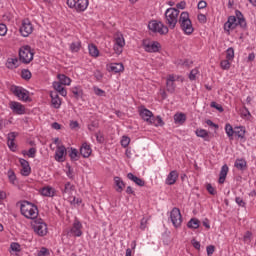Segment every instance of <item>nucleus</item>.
Masks as SVG:
<instances>
[{
    "instance_id": "obj_1",
    "label": "nucleus",
    "mask_w": 256,
    "mask_h": 256,
    "mask_svg": "<svg viewBox=\"0 0 256 256\" xmlns=\"http://www.w3.org/2000/svg\"><path fill=\"white\" fill-rule=\"evenodd\" d=\"M235 16H229L228 20L224 23V31L226 33H231L234 29H237V26L239 25L242 27V29H245L247 27V22L245 21V17H243V13L241 11L236 10Z\"/></svg>"
},
{
    "instance_id": "obj_2",
    "label": "nucleus",
    "mask_w": 256,
    "mask_h": 256,
    "mask_svg": "<svg viewBox=\"0 0 256 256\" xmlns=\"http://www.w3.org/2000/svg\"><path fill=\"white\" fill-rule=\"evenodd\" d=\"M20 211L26 219L36 220L39 217V208L29 201H24L21 203Z\"/></svg>"
},
{
    "instance_id": "obj_3",
    "label": "nucleus",
    "mask_w": 256,
    "mask_h": 256,
    "mask_svg": "<svg viewBox=\"0 0 256 256\" xmlns=\"http://www.w3.org/2000/svg\"><path fill=\"white\" fill-rule=\"evenodd\" d=\"M225 133L230 140H233V137L238 139H245V127L244 126H233L229 123L225 125Z\"/></svg>"
},
{
    "instance_id": "obj_4",
    "label": "nucleus",
    "mask_w": 256,
    "mask_h": 256,
    "mask_svg": "<svg viewBox=\"0 0 256 256\" xmlns=\"http://www.w3.org/2000/svg\"><path fill=\"white\" fill-rule=\"evenodd\" d=\"M180 11L177 8H168L165 11V23L168 25L169 29H174L177 27L179 22Z\"/></svg>"
},
{
    "instance_id": "obj_5",
    "label": "nucleus",
    "mask_w": 256,
    "mask_h": 256,
    "mask_svg": "<svg viewBox=\"0 0 256 256\" xmlns=\"http://www.w3.org/2000/svg\"><path fill=\"white\" fill-rule=\"evenodd\" d=\"M179 23L185 35H193V31H195V28H193V23L189 18V12H182L180 14Z\"/></svg>"
},
{
    "instance_id": "obj_6",
    "label": "nucleus",
    "mask_w": 256,
    "mask_h": 256,
    "mask_svg": "<svg viewBox=\"0 0 256 256\" xmlns=\"http://www.w3.org/2000/svg\"><path fill=\"white\" fill-rule=\"evenodd\" d=\"M32 229L38 237H45L48 233L47 223L43 219L39 218L31 223Z\"/></svg>"
},
{
    "instance_id": "obj_7",
    "label": "nucleus",
    "mask_w": 256,
    "mask_h": 256,
    "mask_svg": "<svg viewBox=\"0 0 256 256\" xmlns=\"http://www.w3.org/2000/svg\"><path fill=\"white\" fill-rule=\"evenodd\" d=\"M148 29L152 33H158L159 35H167L169 33V27L157 20H151L148 23Z\"/></svg>"
},
{
    "instance_id": "obj_8",
    "label": "nucleus",
    "mask_w": 256,
    "mask_h": 256,
    "mask_svg": "<svg viewBox=\"0 0 256 256\" xmlns=\"http://www.w3.org/2000/svg\"><path fill=\"white\" fill-rule=\"evenodd\" d=\"M124 47H125V37L120 32H117L114 35V45H113V50L116 53V55H121V53H123Z\"/></svg>"
},
{
    "instance_id": "obj_9",
    "label": "nucleus",
    "mask_w": 256,
    "mask_h": 256,
    "mask_svg": "<svg viewBox=\"0 0 256 256\" xmlns=\"http://www.w3.org/2000/svg\"><path fill=\"white\" fill-rule=\"evenodd\" d=\"M170 221L175 227V229H179L183 223V216L181 215V210L179 208L175 207L170 212Z\"/></svg>"
},
{
    "instance_id": "obj_10",
    "label": "nucleus",
    "mask_w": 256,
    "mask_h": 256,
    "mask_svg": "<svg viewBox=\"0 0 256 256\" xmlns=\"http://www.w3.org/2000/svg\"><path fill=\"white\" fill-rule=\"evenodd\" d=\"M33 51L31 50V46H22L19 50V57L22 63L26 65L33 59Z\"/></svg>"
},
{
    "instance_id": "obj_11",
    "label": "nucleus",
    "mask_w": 256,
    "mask_h": 256,
    "mask_svg": "<svg viewBox=\"0 0 256 256\" xmlns=\"http://www.w3.org/2000/svg\"><path fill=\"white\" fill-rule=\"evenodd\" d=\"M35 27L33 26V23L29 21V19L22 20L20 27H19V33L21 37H29L31 33H33Z\"/></svg>"
},
{
    "instance_id": "obj_12",
    "label": "nucleus",
    "mask_w": 256,
    "mask_h": 256,
    "mask_svg": "<svg viewBox=\"0 0 256 256\" xmlns=\"http://www.w3.org/2000/svg\"><path fill=\"white\" fill-rule=\"evenodd\" d=\"M11 92L17 97L20 101H29V91L21 86H11Z\"/></svg>"
},
{
    "instance_id": "obj_13",
    "label": "nucleus",
    "mask_w": 256,
    "mask_h": 256,
    "mask_svg": "<svg viewBox=\"0 0 256 256\" xmlns=\"http://www.w3.org/2000/svg\"><path fill=\"white\" fill-rule=\"evenodd\" d=\"M142 45L147 53H159L161 49V44L157 41L143 40Z\"/></svg>"
},
{
    "instance_id": "obj_14",
    "label": "nucleus",
    "mask_w": 256,
    "mask_h": 256,
    "mask_svg": "<svg viewBox=\"0 0 256 256\" xmlns=\"http://www.w3.org/2000/svg\"><path fill=\"white\" fill-rule=\"evenodd\" d=\"M8 105L9 109H11L15 115H25L27 113V108H25V105L20 102L10 101Z\"/></svg>"
},
{
    "instance_id": "obj_15",
    "label": "nucleus",
    "mask_w": 256,
    "mask_h": 256,
    "mask_svg": "<svg viewBox=\"0 0 256 256\" xmlns=\"http://www.w3.org/2000/svg\"><path fill=\"white\" fill-rule=\"evenodd\" d=\"M139 115L141 119H143L148 125H151V123H153V118L155 117V115H153V112L151 110L145 108L144 106H141L139 108Z\"/></svg>"
},
{
    "instance_id": "obj_16",
    "label": "nucleus",
    "mask_w": 256,
    "mask_h": 256,
    "mask_svg": "<svg viewBox=\"0 0 256 256\" xmlns=\"http://www.w3.org/2000/svg\"><path fill=\"white\" fill-rule=\"evenodd\" d=\"M66 156L67 148H65V146L63 145L57 146L54 154L55 161H57L58 163H63L65 161Z\"/></svg>"
},
{
    "instance_id": "obj_17",
    "label": "nucleus",
    "mask_w": 256,
    "mask_h": 256,
    "mask_svg": "<svg viewBox=\"0 0 256 256\" xmlns=\"http://www.w3.org/2000/svg\"><path fill=\"white\" fill-rule=\"evenodd\" d=\"M83 224L79 220H76L73 223L72 228L70 229L69 233L70 235H73V237H81L83 235Z\"/></svg>"
},
{
    "instance_id": "obj_18",
    "label": "nucleus",
    "mask_w": 256,
    "mask_h": 256,
    "mask_svg": "<svg viewBox=\"0 0 256 256\" xmlns=\"http://www.w3.org/2000/svg\"><path fill=\"white\" fill-rule=\"evenodd\" d=\"M19 163L21 165L20 173L23 177H29L31 175V165H29V161L20 158Z\"/></svg>"
},
{
    "instance_id": "obj_19",
    "label": "nucleus",
    "mask_w": 256,
    "mask_h": 256,
    "mask_svg": "<svg viewBox=\"0 0 256 256\" xmlns=\"http://www.w3.org/2000/svg\"><path fill=\"white\" fill-rule=\"evenodd\" d=\"M175 81H177L175 75H168L166 79V90L168 91V93H175V89L177 88V86L175 85Z\"/></svg>"
},
{
    "instance_id": "obj_20",
    "label": "nucleus",
    "mask_w": 256,
    "mask_h": 256,
    "mask_svg": "<svg viewBox=\"0 0 256 256\" xmlns=\"http://www.w3.org/2000/svg\"><path fill=\"white\" fill-rule=\"evenodd\" d=\"M50 97L52 107L54 109H61L63 100L61 99V97H59V94H57V92H50Z\"/></svg>"
},
{
    "instance_id": "obj_21",
    "label": "nucleus",
    "mask_w": 256,
    "mask_h": 256,
    "mask_svg": "<svg viewBox=\"0 0 256 256\" xmlns=\"http://www.w3.org/2000/svg\"><path fill=\"white\" fill-rule=\"evenodd\" d=\"M177 179H179V173L176 170H172L167 175L165 183L166 185H175V183H177Z\"/></svg>"
},
{
    "instance_id": "obj_22",
    "label": "nucleus",
    "mask_w": 256,
    "mask_h": 256,
    "mask_svg": "<svg viewBox=\"0 0 256 256\" xmlns=\"http://www.w3.org/2000/svg\"><path fill=\"white\" fill-rule=\"evenodd\" d=\"M15 137H17V133L11 132L8 134L7 145L10 151H17V144H15Z\"/></svg>"
},
{
    "instance_id": "obj_23",
    "label": "nucleus",
    "mask_w": 256,
    "mask_h": 256,
    "mask_svg": "<svg viewBox=\"0 0 256 256\" xmlns=\"http://www.w3.org/2000/svg\"><path fill=\"white\" fill-rule=\"evenodd\" d=\"M91 153H93V150H91V146L87 143H83L80 148V155H82L84 159H87L91 157Z\"/></svg>"
},
{
    "instance_id": "obj_24",
    "label": "nucleus",
    "mask_w": 256,
    "mask_h": 256,
    "mask_svg": "<svg viewBox=\"0 0 256 256\" xmlns=\"http://www.w3.org/2000/svg\"><path fill=\"white\" fill-rule=\"evenodd\" d=\"M87 7H89V0H77L76 1L77 13H83V11H87Z\"/></svg>"
},
{
    "instance_id": "obj_25",
    "label": "nucleus",
    "mask_w": 256,
    "mask_h": 256,
    "mask_svg": "<svg viewBox=\"0 0 256 256\" xmlns=\"http://www.w3.org/2000/svg\"><path fill=\"white\" fill-rule=\"evenodd\" d=\"M227 173H229V166L225 164L221 167L219 174L218 183H220V185H223V183H225V179H227Z\"/></svg>"
},
{
    "instance_id": "obj_26",
    "label": "nucleus",
    "mask_w": 256,
    "mask_h": 256,
    "mask_svg": "<svg viewBox=\"0 0 256 256\" xmlns=\"http://www.w3.org/2000/svg\"><path fill=\"white\" fill-rule=\"evenodd\" d=\"M52 86L55 91H57V93H59L62 97H67V90L65 89V87H63V84L61 82L55 81L53 82Z\"/></svg>"
},
{
    "instance_id": "obj_27",
    "label": "nucleus",
    "mask_w": 256,
    "mask_h": 256,
    "mask_svg": "<svg viewBox=\"0 0 256 256\" xmlns=\"http://www.w3.org/2000/svg\"><path fill=\"white\" fill-rule=\"evenodd\" d=\"M114 185L116 187L117 193H123V189H125V182L123 181V179H121V177H114Z\"/></svg>"
},
{
    "instance_id": "obj_28",
    "label": "nucleus",
    "mask_w": 256,
    "mask_h": 256,
    "mask_svg": "<svg viewBox=\"0 0 256 256\" xmlns=\"http://www.w3.org/2000/svg\"><path fill=\"white\" fill-rule=\"evenodd\" d=\"M43 197H55V188L51 186H45L40 191Z\"/></svg>"
},
{
    "instance_id": "obj_29",
    "label": "nucleus",
    "mask_w": 256,
    "mask_h": 256,
    "mask_svg": "<svg viewBox=\"0 0 256 256\" xmlns=\"http://www.w3.org/2000/svg\"><path fill=\"white\" fill-rule=\"evenodd\" d=\"M73 191H75V185L71 184V182H66L64 184V189H62V194L71 197Z\"/></svg>"
},
{
    "instance_id": "obj_30",
    "label": "nucleus",
    "mask_w": 256,
    "mask_h": 256,
    "mask_svg": "<svg viewBox=\"0 0 256 256\" xmlns=\"http://www.w3.org/2000/svg\"><path fill=\"white\" fill-rule=\"evenodd\" d=\"M127 177L130 181H133V183H135L136 185H138V187H145V181H143V179L137 177V176H134L133 173H128L127 174Z\"/></svg>"
},
{
    "instance_id": "obj_31",
    "label": "nucleus",
    "mask_w": 256,
    "mask_h": 256,
    "mask_svg": "<svg viewBox=\"0 0 256 256\" xmlns=\"http://www.w3.org/2000/svg\"><path fill=\"white\" fill-rule=\"evenodd\" d=\"M186 121L187 115H185V113L180 112L174 115V122L176 123V125H183V123H185Z\"/></svg>"
},
{
    "instance_id": "obj_32",
    "label": "nucleus",
    "mask_w": 256,
    "mask_h": 256,
    "mask_svg": "<svg viewBox=\"0 0 256 256\" xmlns=\"http://www.w3.org/2000/svg\"><path fill=\"white\" fill-rule=\"evenodd\" d=\"M109 69L112 73H123V71H125V66H123L122 63H112L110 64Z\"/></svg>"
},
{
    "instance_id": "obj_33",
    "label": "nucleus",
    "mask_w": 256,
    "mask_h": 256,
    "mask_svg": "<svg viewBox=\"0 0 256 256\" xmlns=\"http://www.w3.org/2000/svg\"><path fill=\"white\" fill-rule=\"evenodd\" d=\"M6 67L8 69H17L19 67V59L17 58H8L6 62Z\"/></svg>"
},
{
    "instance_id": "obj_34",
    "label": "nucleus",
    "mask_w": 256,
    "mask_h": 256,
    "mask_svg": "<svg viewBox=\"0 0 256 256\" xmlns=\"http://www.w3.org/2000/svg\"><path fill=\"white\" fill-rule=\"evenodd\" d=\"M234 167L240 171H245V169H247V161H245V159H236Z\"/></svg>"
},
{
    "instance_id": "obj_35",
    "label": "nucleus",
    "mask_w": 256,
    "mask_h": 256,
    "mask_svg": "<svg viewBox=\"0 0 256 256\" xmlns=\"http://www.w3.org/2000/svg\"><path fill=\"white\" fill-rule=\"evenodd\" d=\"M70 51L71 53H79L81 51V40L70 43Z\"/></svg>"
},
{
    "instance_id": "obj_36",
    "label": "nucleus",
    "mask_w": 256,
    "mask_h": 256,
    "mask_svg": "<svg viewBox=\"0 0 256 256\" xmlns=\"http://www.w3.org/2000/svg\"><path fill=\"white\" fill-rule=\"evenodd\" d=\"M57 78L59 80V83H61L62 85H71V78H69L65 74H58Z\"/></svg>"
},
{
    "instance_id": "obj_37",
    "label": "nucleus",
    "mask_w": 256,
    "mask_h": 256,
    "mask_svg": "<svg viewBox=\"0 0 256 256\" xmlns=\"http://www.w3.org/2000/svg\"><path fill=\"white\" fill-rule=\"evenodd\" d=\"M8 179H9V182L15 187L19 185V181L17 180V176L15 175V172L13 170L8 171Z\"/></svg>"
},
{
    "instance_id": "obj_38",
    "label": "nucleus",
    "mask_w": 256,
    "mask_h": 256,
    "mask_svg": "<svg viewBox=\"0 0 256 256\" xmlns=\"http://www.w3.org/2000/svg\"><path fill=\"white\" fill-rule=\"evenodd\" d=\"M68 155L71 159V161H79V150L75 148H71L68 151Z\"/></svg>"
},
{
    "instance_id": "obj_39",
    "label": "nucleus",
    "mask_w": 256,
    "mask_h": 256,
    "mask_svg": "<svg viewBox=\"0 0 256 256\" xmlns=\"http://www.w3.org/2000/svg\"><path fill=\"white\" fill-rule=\"evenodd\" d=\"M150 125H154V127H163V125H165V122L163 121V118H161V116H154Z\"/></svg>"
},
{
    "instance_id": "obj_40",
    "label": "nucleus",
    "mask_w": 256,
    "mask_h": 256,
    "mask_svg": "<svg viewBox=\"0 0 256 256\" xmlns=\"http://www.w3.org/2000/svg\"><path fill=\"white\" fill-rule=\"evenodd\" d=\"M88 50L91 57H99V49L97 48V46H95V44H89Z\"/></svg>"
},
{
    "instance_id": "obj_41",
    "label": "nucleus",
    "mask_w": 256,
    "mask_h": 256,
    "mask_svg": "<svg viewBox=\"0 0 256 256\" xmlns=\"http://www.w3.org/2000/svg\"><path fill=\"white\" fill-rule=\"evenodd\" d=\"M199 219L197 218H192L189 220L188 224H187V227L189 229H199Z\"/></svg>"
},
{
    "instance_id": "obj_42",
    "label": "nucleus",
    "mask_w": 256,
    "mask_h": 256,
    "mask_svg": "<svg viewBox=\"0 0 256 256\" xmlns=\"http://www.w3.org/2000/svg\"><path fill=\"white\" fill-rule=\"evenodd\" d=\"M195 135L201 137V139H206L207 137H209V132H207V130L205 129H196Z\"/></svg>"
},
{
    "instance_id": "obj_43",
    "label": "nucleus",
    "mask_w": 256,
    "mask_h": 256,
    "mask_svg": "<svg viewBox=\"0 0 256 256\" xmlns=\"http://www.w3.org/2000/svg\"><path fill=\"white\" fill-rule=\"evenodd\" d=\"M234 58H235V49H233V47H230L226 50V59L228 61H233Z\"/></svg>"
},
{
    "instance_id": "obj_44",
    "label": "nucleus",
    "mask_w": 256,
    "mask_h": 256,
    "mask_svg": "<svg viewBox=\"0 0 256 256\" xmlns=\"http://www.w3.org/2000/svg\"><path fill=\"white\" fill-rule=\"evenodd\" d=\"M10 249L11 251H13L14 253H21V244L17 243V242H12L10 244Z\"/></svg>"
},
{
    "instance_id": "obj_45",
    "label": "nucleus",
    "mask_w": 256,
    "mask_h": 256,
    "mask_svg": "<svg viewBox=\"0 0 256 256\" xmlns=\"http://www.w3.org/2000/svg\"><path fill=\"white\" fill-rule=\"evenodd\" d=\"M120 143L122 147L127 148L129 147V143H131V138L129 136H122Z\"/></svg>"
},
{
    "instance_id": "obj_46",
    "label": "nucleus",
    "mask_w": 256,
    "mask_h": 256,
    "mask_svg": "<svg viewBox=\"0 0 256 256\" xmlns=\"http://www.w3.org/2000/svg\"><path fill=\"white\" fill-rule=\"evenodd\" d=\"M229 61L230 60H228V59L222 60L220 62L221 69H223L224 71H228V69H231V63Z\"/></svg>"
},
{
    "instance_id": "obj_47",
    "label": "nucleus",
    "mask_w": 256,
    "mask_h": 256,
    "mask_svg": "<svg viewBox=\"0 0 256 256\" xmlns=\"http://www.w3.org/2000/svg\"><path fill=\"white\" fill-rule=\"evenodd\" d=\"M197 75H199V69L197 68L192 69L189 74L190 81H195L197 79Z\"/></svg>"
},
{
    "instance_id": "obj_48",
    "label": "nucleus",
    "mask_w": 256,
    "mask_h": 256,
    "mask_svg": "<svg viewBox=\"0 0 256 256\" xmlns=\"http://www.w3.org/2000/svg\"><path fill=\"white\" fill-rule=\"evenodd\" d=\"M93 91H94L95 95H97L98 97H105V90H103L97 86H94Z\"/></svg>"
},
{
    "instance_id": "obj_49",
    "label": "nucleus",
    "mask_w": 256,
    "mask_h": 256,
    "mask_svg": "<svg viewBox=\"0 0 256 256\" xmlns=\"http://www.w3.org/2000/svg\"><path fill=\"white\" fill-rule=\"evenodd\" d=\"M21 77H22V79L29 81V79H31V71H29L27 69L22 70Z\"/></svg>"
},
{
    "instance_id": "obj_50",
    "label": "nucleus",
    "mask_w": 256,
    "mask_h": 256,
    "mask_svg": "<svg viewBox=\"0 0 256 256\" xmlns=\"http://www.w3.org/2000/svg\"><path fill=\"white\" fill-rule=\"evenodd\" d=\"M50 252L49 249L42 247L36 254V256H49Z\"/></svg>"
},
{
    "instance_id": "obj_51",
    "label": "nucleus",
    "mask_w": 256,
    "mask_h": 256,
    "mask_svg": "<svg viewBox=\"0 0 256 256\" xmlns=\"http://www.w3.org/2000/svg\"><path fill=\"white\" fill-rule=\"evenodd\" d=\"M241 117H243V119H249V117H251V112H249V109L247 107H244L242 109Z\"/></svg>"
},
{
    "instance_id": "obj_52",
    "label": "nucleus",
    "mask_w": 256,
    "mask_h": 256,
    "mask_svg": "<svg viewBox=\"0 0 256 256\" xmlns=\"http://www.w3.org/2000/svg\"><path fill=\"white\" fill-rule=\"evenodd\" d=\"M235 203L237 204L238 207H246L247 203H245V200L241 197H236L235 198Z\"/></svg>"
},
{
    "instance_id": "obj_53",
    "label": "nucleus",
    "mask_w": 256,
    "mask_h": 256,
    "mask_svg": "<svg viewBox=\"0 0 256 256\" xmlns=\"http://www.w3.org/2000/svg\"><path fill=\"white\" fill-rule=\"evenodd\" d=\"M251 237H253V233H251V231H247L243 237L244 243H249L251 241Z\"/></svg>"
},
{
    "instance_id": "obj_54",
    "label": "nucleus",
    "mask_w": 256,
    "mask_h": 256,
    "mask_svg": "<svg viewBox=\"0 0 256 256\" xmlns=\"http://www.w3.org/2000/svg\"><path fill=\"white\" fill-rule=\"evenodd\" d=\"M7 35V25L0 24V37H5Z\"/></svg>"
},
{
    "instance_id": "obj_55",
    "label": "nucleus",
    "mask_w": 256,
    "mask_h": 256,
    "mask_svg": "<svg viewBox=\"0 0 256 256\" xmlns=\"http://www.w3.org/2000/svg\"><path fill=\"white\" fill-rule=\"evenodd\" d=\"M149 221L148 218H142L141 222H140V229L142 231H145V229H147V222Z\"/></svg>"
},
{
    "instance_id": "obj_56",
    "label": "nucleus",
    "mask_w": 256,
    "mask_h": 256,
    "mask_svg": "<svg viewBox=\"0 0 256 256\" xmlns=\"http://www.w3.org/2000/svg\"><path fill=\"white\" fill-rule=\"evenodd\" d=\"M35 155H37V149L36 148H30L28 150V157H30V159H35Z\"/></svg>"
},
{
    "instance_id": "obj_57",
    "label": "nucleus",
    "mask_w": 256,
    "mask_h": 256,
    "mask_svg": "<svg viewBox=\"0 0 256 256\" xmlns=\"http://www.w3.org/2000/svg\"><path fill=\"white\" fill-rule=\"evenodd\" d=\"M72 93L75 97H81L83 95V90L76 87L72 90Z\"/></svg>"
},
{
    "instance_id": "obj_58",
    "label": "nucleus",
    "mask_w": 256,
    "mask_h": 256,
    "mask_svg": "<svg viewBox=\"0 0 256 256\" xmlns=\"http://www.w3.org/2000/svg\"><path fill=\"white\" fill-rule=\"evenodd\" d=\"M206 189L210 195H217V191L211 184H207Z\"/></svg>"
},
{
    "instance_id": "obj_59",
    "label": "nucleus",
    "mask_w": 256,
    "mask_h": 256,
    "mask_svg": "<svg viewBox=\"0 0 256 256\" xmlns=\"http://www.w3.org/2000/svg\"><path fill=\"white\" fill-rule=\"evenodd\" d=\"M210 107L217 109L220 113H223V106L217 104L216 102H211Z\"/></svg>"
},
{
    "instance_id": "obj_60",
    "label": "nucleus",
    "mask_w": 256,
    "mask_h": 256,
    "mask_svg": "<svg viewBox=\"0 0 256 256\" xmlns=\"http://www.w3.org/2000/svg\"><path fill=\"white\" fill-rule=\"evenodd\" d=\"M67 5L70 9H76L77 8V1L75 0H67Z\"/></svg>"
},
{
    "instance_id": "obj_61",
    "label": "nucleus",
    "mask_w": 256,
    "mask_h": 256,
    "mask_svg": "<svg viewBox=\"0 0 256 256\" xmlns=\"http://www.w3.org/2000/svg\"><path fill=\"white\" fill-rule=\"evenodd\" d=\"M197 19L199 23H207V16L205 14H198Z\"/></svg>"
},
{
    "instance_id": "obj_62",
    "label": "nucleus",
    "mask_w": 256,
    "mask_h": 256,
    "mask_svg": "<svg viewBox=\"0 0 256 256\" xmlns=\"http://www.w3.org/2000/svg\"><path fill=\"white\" fill-rule=\"evenodd\" d=\"M94 77L97 81H101L103 79V73H101L99 70H96L94 72Z\"/></svg>"
},
{
    "instance_id": "obj_63",
    "label": "nucleus",
    "mask_w": 256,
    "mask_h": 256,
    "mask_svg": "<svg viewBox=\"0 0 256 256\" xmlns=\"http://www.w3.org/2000/svg\"><path fill=\"white\" fill-rule=\"evenodd\" d=\"M206 251L208 256L213 255V253H215V246L213 245L207 246Z\"/></svg>"
},
{
    "instance_id": "obj_64",
    "label": "nucleus",
    "mask_w": 256,
    "mask_h": 256,
    "mask_svg": "<svg viewBox=\"0 0 256 256\" xmlns=\"http://www.w3.org/2000/svg\"><path fill=\"white\" fill-rule=\"evenodd\" d=\"M205 7H207V2L205 0L198 2V9H205Z\"/></svg>"
}]
</instances>
